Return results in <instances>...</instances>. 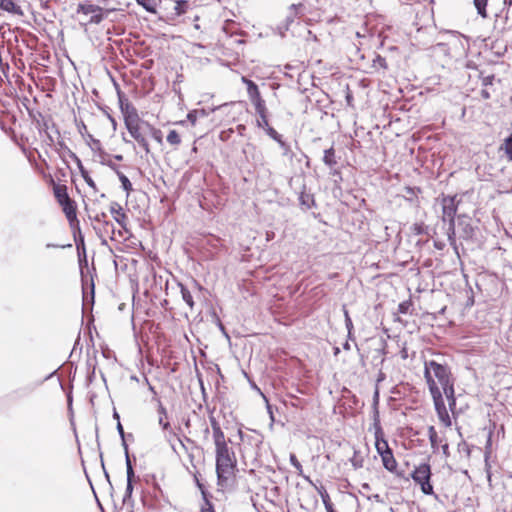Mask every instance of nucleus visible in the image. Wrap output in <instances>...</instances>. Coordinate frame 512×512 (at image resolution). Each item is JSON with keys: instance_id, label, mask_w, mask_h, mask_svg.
Wrapping results in <instances>:
<instances>
[{"instance_id": "nucleus-1", "label": "nucleus", "mask_w": 512, "mask_h": 512, "mask_svg": "<svg viewBox=\"0 0 512 512\" xmlns=\"http://www.w3.org/2000/svg\"><path fill=\"white\" fill-rule=\"evenodd\" d=\"M424 377L431 393L432 386L444 390L450 386H454V378L451 368L447 363H441L436 360L425 361Z\"/></svg>"}, {"instance_id": "nucleus-2", "label": "nucleus", "mask_w": 512, "mask_h": 512, "mask_svg": "<svg viewBox=\"0 0 512 512\" xmlns=\"http://www.w3.org/2000/svg\"><path fill=\"white\" fill-rule=\"evenodd\" d=\"M120 108L124 114L125 127L137 143L143 148L146 154L150 153L149 143L145 137V131L141 129V119L135 107L129 103L124 104L119 97Z\"/></svg>"}, {"instance_id": "nucleus-3", "label": "nucleus", "mask_w": 512, "mask_h": 512, "mask_svg": "<svg viewBox=\"0 0 512 512\" xmlns=\"http://www.w3.org/2000/svg\"><path fill=\"white\" fill-rule=\"evenodd\" d=\"M236 458L234 452L226 446L216 448V473L218 481H226L234 473Z\"/></svg>"}, {"instance_id": "nucleus-4", "label": "nucleus", "mask_w": 512, "mask_h": 512, "mask_svg": "<svg viewBox=\"0 0 512 512\" xmlns=\"http://www.w3.org/2000/svg\"><path fill=\"white\" fill-rule=\"evenodd\" d=\"M431 476V466L426 462L416 466L410 474V478L420 486L425 495H434V488L430 482Z\"/></svg>"}, {"instance_id": "nucleus-5", "label": "nucleus", "mask_w": 512, "mask_h": 512, "mask_svg": "<svg viewBox=\"0 0 512 512\" xmlns=\"http://www.w3.org/2000/svg\"><path fill=\"white\" fill-rule=\"evenodd\" d=\"M448 50L450 49L452 57H461L466 55L469 49L468 39L457 31H448L445 33Z\"/></svg>"}, {"instance_id": "nucleus-6", "label": "nucleus", "mask_w": 512, "mask_h": 512, "mask_svg": "<svg viewBox=\"0 0 512 512\" xmlns=\"http://www.w3.org/2000/svg\"><path fill=\"white\" fill-rule=\"evenodd\" d=\"M457 195H443L441 198L442 220L448 222L449 230L454 232L455 216L458 209Z\"/></svg>"}, {"instance_id": "nucleus-7", "label": "nucleus", "mask_w": 512, "mask_h": 512, "mask_svg": "<svg viewBox=\"0 0 512 512\" xmlns=\"http://www.w3.org/2000/svg\"><path fill=\"white\" fill-rule=\"evenodd\" d=\"M373 420L375 448L377 453L382 458V455H386V453L391 452L392 449L389 447L387 440L384 438V432L379 419V411H374Z\"/></svg>"}, {"instance_id": "nucleus-8", "label": "nucleus", "mask_w": 512, "mask_h": 512, "mask_svg": "<svg viewBox=\"0 0 512 512\" xmlns=\"http://www.w3.org/2000/svg\"><path fill=\"white\" fill-rule=\"evenodd\" d=\"M430 394L433 399L435 411L437 413L439 420L446 427L451 426V424H452L451 418H450L448 410L446 408L442 391L439 388H436V387L434 388V386H432Z\"/></svg>"}, {"instance_id": "nucleus-9", "label": "nucleus", "mask_w": 512, "mask_h": 512, "mask_svg": "<svg viewBox=\"0 0 512 512\" xmlns=\"http://www.w3.org/2000/svg\"><path fill=\"white\" fill-rule=\"evenodd\" d=\"M93 228L97 236L101 239L102 245L107 244V238L111 240L114 239L115 227L112 222L103 220V222L93 225Z\"/></svg>"}, {"instance_id": "nucleus-10", "label": "nucleus", "mask_w": 512, "mask_h": 512, "mask_svg": "<svg viewBox=\"0 0 512 512\" xmlns=\"http://www.w3.org/2000/svg\"><path fill=\"white\" fill-rule=\"evenodd\" d=\"M303 9V4H292L289 8V13L285 19L277 25L278 33L284 37L285 33L289 30L290 26L294 23L297 15V10Z\"/></svg>"}, {"instance_id": "nucleus-11", "label": "nucleus", "mask_w": 512, "mask_h": 512, "mask_svg": "<svg viewBox=\"0 0 512 512\" xmlns=\"http://www.w3.org/2000/svg\"><path fill=\"white\" fill-rule=\"evenodd\" d=\"M60 205L63 209V212L66 215V218H67L71 228H74L75 225L78 226L79 221L77 219L75 202L72 199H70L66 202L61 201Z\"/></svg>"}, {"instance_id": "nucleus-12", "label": "nucleus", "mask_w": 512, "mask_h": 512, "mask_svg": "<svg viewBox=\"0 0 512 512\" xmlns=\"http://www.w3.org/2000/svg\"><path fill=\"white\" fill-rule=\"evenodd\" d=\"M125 463H126V473H127V485H126V490H125V494L123 497L124 502H126L127 499L130 498L132 495L133 480L135 477V473H134V469L132 466V461H131L130 455H127V460H125Z\"/></svg>"}, {"instance_id": "nucleus-13", "label": "nucleus", "mask_w": 512, "mask_h": 512, "mask_svg": "<svg viewBox=\"0 0 512 512\" xmlns=\"http://www.w3.org/2000/svg\"><path fill=\"white\" fill-rule=\"evenodd\" d=\"M110 212L113 214L114 220L124 229H126L127 226V215L123 211V208L121 205L117 202H112L110 204Z\"/></svg>"}, {"instance_id": "nucleus-14", "label": "nucleus", "mask_w": 512, "mask_h": 512, "mask_svg": "<svg viewBox=\"0 0 512 512\" xmlns=\"http://www.w3.org/2000/svg\"><path fill=\"white\" fill-rule=\"evenodd\" d=\"M78 254V261H79V267L81 271V279H82V286H83V299L84 301H88V295L86 292L85 284L87 282V276L84 274V267H88V260L86 255V248H84V251H77Z\"/></svg>"}, {"instance_id": "nucleus-15", "label": "nucleus", "mask_w": 512, "mask_h": 512, "mask_svg": "<svg viewBox=\"0 0 512 512\" xmlns=\"http://www.w3.org/2000/svg\"><path fill=\"white\" fill-rule=\"evenodd\" d=\"M298 200L303 210H309L316 205L314 195L306 191L305 184L302 185Z\"/></svg>"}, {"instance_id": "nucleus-16", "label": "nucleus", "mask_w": 512, "mask_h": 512, "mask_svg": "<svg viewBox=\"0 0 512 512\" xmlns=\"http://www.w3.org/2000/svg\"><path fill=\"white\" fill-rule=\"evenodd\" d=\"M56 151L59 153L60 157L64 160L66 156L71 158L76 164L81 160L80 158L66 145L63 140H58Z\"/></svg>"}, {"instance_id": "nucleus-17", "label": "nucleus", "mask_w": 512, "mask_h": 512, "mask_svg": "<svg viewBox=\"0 0 512 512\" xmlns=\"http://www.w3.org/2000/svg\"><path fill=\"white\" fill-rule=\"evenodd\" d=\"M484 463H485V470L487 472V479L488 481H491V465L489 462L490 455L492 453V432L490 431L488 433L487 441L484 448Z\"/></svg>"}, {"instance_id": "nucleus-18", "label": "nucleus", "mask_w": 512, "mask_h": 512, "mask_svg": "<svg viewBox=\"0 0 512 512\" xmlns=\"http://www.w3.org/2000/svg\"><path fill=\"white\" fill-rule=\"evenodd\" d=\"M250 102L255 108V112L264 111L267 109L265 100L262 98L259 89L248 95Z\"/></svg>"}, {"instance_id": "nucleus-19", "label": "nucleus", "mask_w": 512, "mask_h": 512, "mask_svg": "<svg viewBox=\"0 0 512 512\" xmlns=\"http://www.w3.org/2000/svg\"><path fill=\"white\" fill-rule=\"evenodd\" d=\"M250 102L255 108V112L264 111L267 109L265 100L262 98L259 89L248 95Z\"/></svg>"}, {"instance_id": "nucleus-20", "label": "nucleus", "mask_w": 512, "mask_h": 512, "mask_svg": "<svg viewBox=\"0 0 512 512\" xmlns=\"http://www.w3.org/2000/svg\"><path fill=\"white\" fill-rule=\"evenodd\" d=\"M250 102L255 108V112L264 111L267 109L265 100L262 98L259 89L248 95Z\"/></svg>"}, {"instance_id": "nucleus-21", "label": "nucleus", "mask_w": 512, "mask_h": 512, "mask_svg": "<svg viewBox=\"0 0 512 512\" xmlns=\"http://www.w3.org/2000/svg\"><path fill=\"white\" fill-rule=\"evenodd\" d=\"M0 9L15 15H23V11L16 0H0Z\"/></svg>"}, {"instance_id": "nucleus-22", "label": "nucleus", "mask_w": 512, "mask_h": 512, "mask_svg": "<svg viewBox=\"0 0 512 512\" xmlns=\"http://www.w3.org/2000/svg\"><path fill=\"white\" fill-rule=\"evenodd\" d=\"M99 11H103V8L98 6V5H95V4H92L88 1L86 2H83V3H79L78 4V7H77V10L76 12L78 14H84V15H93L94 13L96 12H99Z\"/></svg>"}, {"instance_id": "nucleus-23", "label": "nucleus", "mask_w": 512, "mask_h": 512, "mask_svg": "<svg viewBox=\"0 0 512 512\" xmlns=\"http://www.w3.org/2000/svg\"><path fill=\"white\" fill-rule=\"evenodd\" d=\"M322 161L329 168H333L337 165L338 161L333 146L324 150Z\"/></svg>"}, {"instance_id": "nucleus-24", "label": "nucleus", "mask_w": 512, "mask_h": 512, "mask_svg": "<svg viewBox=\"0 0 512 512\" xmlns=\"http://www.w3.org/2000/svg\"><path fill=\"white\" fill-rule=\"evenodd\" d=\"M197 485H198L199 489L201 490V494H202V497L204 500V505L201 507L200 512H215L213 504L209 499L210 494L205 490L204 485L201 484L198 480H197Z\"/></svg>"}, {"instance_id": "nucleus-25", "label": "nucleus", "mask_w": 512, "mask_h": 512, "mask_svg": "<svg viewBox=\"0 0 512 512\" xmlns=\"http://www.w3.org/2000/svg\"><path fill=\"white\" fill-rule=\"evenodd\" d=\"M382 464L383 467L389 472H396L397 461L394 457L393 450L386 455H382Z\"/></svg>"}, {"instance_id": "nucleus-26", "label": "nucleus", "mask_w": 512, "mask_h": 512, "mask_svg": "<svg viewBox=\"0 0 512 512\" xmlns=\"http://www.w3.org/2000/svg\"><path fill=\"white\" fill-rule=\"evenodd\" d=\"M137 4L142 6L147 12L152 14L157 13V7L162 3L163 0H135Z\"/></svg>"}, {"instance_id": "nucleus-27", "label": "nucleus", "mask_w": 512, "mask_h": 512, "mask_svg": "<svg viewBox=\"0 0 512 512\" xmlns=\"http://www.w3.org/2000/svg\"><path fill=\"white\" fill-rule=\"evenodd\" d=\"M86 138L87 144L94 153L106 155V151L103 150L100 140L94 138L93 135L89 133H87Z\"/></svg>"}, {"instance_id": "nucleus-28", "label": "nucleus", "mask_w": 512, "mask_h": 512, "mask_svg": "<svg viewBox=\"0 0 512 512\" xmlns=\"http://www.w3.org/2000/svg\"><path fill=\"white\" fill-rule=\"evenodd\" d=\"M78 169H79V172L82 176V178L84 179V181L86 182V184L93 189L94 192H96L98 190L97 186H96V183L94 182V180L90 177L88 171L85 169V167L83 166L82 164V161H80L79 163L76 164Z\"/></svg>"}, {"instance_id": "nucleus-29", "label": "nucleus", "mask_w": 512, "mask_h": 512, "mask_svg": "<svg viewBox=\"0 0 512 512\" xmlns=\"http://www.w3.org/2000/svg\"><path fill=\"white\" fill-rule=\"evenodd\" d=\"M178 286L180 288L182 300L190 307V309H193L194 300H193V296H192L190 290L188 289V287L186 285H184L182 283H178Z\"/></svg>"}, {"instance_id": "nucleus-30", "label": "nucleus", "mask_w": 512, "mask_h": 512, "mask_svg": "<svg viewBox=\"0 0 512 512\" xmlns=\"http://www.w3.org/2000/svg\"><path fill=\"white\" fill-rule=\"evenodd\" d=\"M72 230H73V236H74V241H75L77 251H81V250L84 251V248H85L84 236L82 235L80 225L79 224H78V226L75 225L74 228H72Z\"/></svg>"}, {"instance_id": "nucleus-31", "label": "nucleus", "mask_w": 512, "mask_h": 512, "mask_svg": "<svg viewBox=\"0 0 512 512\" xmlns=\"http://www.w3.org/2000/svg\"><path fill=\"white\" fill-rule=\"evenodd\" d=\"M38 125L40 132H44L45 134H47L48 130L52 129L55 132V134L60 136V131L57 125L51 119H43L41 123L38 122Z\"/></svg>"}, {"instance_id": "nucleus-32", "label": "nucleus", "mask_w": 512, "mask_h": 512, "mask_svg": "<svg viewBox=\"0 0 512 512\" xmlns=\"http://www.w3.org/2000/svg\"><path fill=\"white\" fill-rule=\"evenodd\" d=\"M157 412L159 414V425L162 427L163 430H167L170 427V423L168 421H164V418L167 417V410L159 399Z\"/></svg>"}, {"instance_id": "nucleus-33", "label": "nucleus", "mask_w": 512, "mask_h": 512, "mask_svg": "<svg viewBox=\"0 0 512 512\" xmlns=\"http://www.w3.org/2000/svg\"><path fill=\"white\" fill-rule=\"evenodd\" d=\"M116 428H117L119 436L121 437V440H122V446H123L124 453H125V460H127V455H130V454H129L128 444L126 442V437L133 439V435L132 434H128V435L125 434L123 426H122L120 421H118Z\"/></svg>"}, {"instance_id": "nucleus-34", "label": "nucleus", "mask_w": 512, "mask_h": 512, "mask_svg": "<svg viewBox=\"0 0 512 512\" xmlns=\"http://www.w3.org/2000/svg\"><path fill=\"white\" fill-rule=\"evenodd\" d=\"M209 111H206L205 109H195L191 110L187 114V120L192 124L195 125L198 118L201 117H207L209 115Z\"/></svg>"}, {"instance_id": "nucleus-35", "label": "nucleus", "mask_w": 512, "mask_h": 512, "mask_svg": "<svg viewBox=\"0 0 512 512\" xmlns=\"http://www.w3.org/2000/svg\"><path fill=\"white\" fill-rule=\"evenodd\" d=\"M441 391H442V394H444L447 398L450 410L453 411L456 406V397H455L454 386H450Z\"/></svg>"}, {"instance_id": "nucleus-36", "label": "nucleus", "mask_w": 512, "mask_h": 512, "mask_svg": "<svg viewBox=\"0 0 512 512\" xmlns=\"http://www.w3.org/2000/svg\"><path fill=\"white\" fill-rule=\"evenodd\" d=\"M428 437L430 440L431 448L435 452L438 449V444L441 443L442 441L439 439L434 426L428 427Z\"/></svg>"}, {"instance_id": "nucleus-37", "label": "nucleus", "mask_w": 512, "mask_h": 512, "mask_svg": "<svg viewBox=\"0 0 512 512\" xmlns=\"http://www.w3.org/2000/svg\"><path fill=\"white\" fill-rule=\"evenodd\" d=\"M54 194L59 204L61 203V201L66 202L71 199L67 193V188L65 186H56L54 189Z\"/></svg>"}, {"instance_id": "nucleus-38", "label": "nucleus", "mask_w": 512, "mask_h": 512, "mask_svg": "<svg viewBox=\"0 0 512 512\" xmlns=\"http://www.w3.org/2000/svg\"><path fill=\"white\" fill-rule=\"evenodd\" d=\"M500 149L505 152L508 160L512 161V133L507 138H505Z\"/></svg>"}, {"instance_id": "nucleus-39", "label": "nucleus", "mask_w": 512, "mask_h": 512, "mask_svg": "<svg viewBox=\"0 0 512 512\" xmlns=\"http://www.w3.org/2000/svg\"><path fill=\"white\" fill-rule=\"evenodd\" d=\"M213 439H214V444H215L216 448L228 445L225 440V435H224L222 429L213 431Z\"/></svg>"}, {"instance_id": "nucleus-40", "label": "nucleus", "mask_w": 512, "mask_h": 512, "mask_svg": "<svg viewBox=\"0 0 512 512\" xmlns=\"http://www.w3.org/2000/svg\"><path fill=\"white\" fill-rule=\"evenodd\" d=\"M189 3L187 0H177L174 5L175 15L180 16L187 12Z\"/></svg>"}, {"instance_id": "nucleus-41", "label": "nucleus", "mask_w": 512, "mask_h": 512, "mask_svg": "<svg viewBox=\"0 0 512 512\" xmlns=\"http://www.w3.org/2000/svg\"><path fill=\"white\" fill-rule=\"evenodd\" d=\"M117 176L121 182L123 190L126 192V194L128 196L130 194V192L133 190L130 180L122 172L118 173Z\"/></svg>"}, {"instance_id": "nucleus-42", "label": "nucleus", "mask_w": 512, "mask_h": 512, "mask_svg": "<svg viewBox=\"0 0 512 512\" xmlns=\"http://www.w3.org/2000/svg\"><path fill=\"white\" fill-rule=\"evenodd\" d=\"M258 118L256 120L257 127H268V109L256 113Z\"/></svg>"}, {"instance_id": "nucleus-43", "label": "nucleus", "mask_w": 512, "mask_h": 512, "mask_svg": "<svg viewBox=\"0 0 512 512\" xmlns=\"http://www.w3.org/2000/svg\"><path fill=\"white\" fill-rule=\"evenodd\" d=\"M487 3H488V0H474V5L477 10V13L483 18L487 17V11H486Z\"/></svg>"}, {"instance_id": "nucleus-44", "label": "nucleus", "mask_w": 512, "mask_h": 512, "mask_svg": "<svg viewBox=\"0 0 512 512\" xmlns=\"http://www.w3.org/2000/svg\"><path fill=\"white\" fill-rule=\"evenodd\" d=\"M289 460L291 465L297 470L298 475L303 476L305 479L309 480L308 477L303 475V467L294 453L290 454Z\"/></svg>"}, {"instance_id": "nucleus-45", "label": "nucleus", "mask_w": 512, "mask_h": 512, "mask_svg": "<svg viewBox=\"0 0 512 512\" xmlns=\"http://www.w3.org/2000/svg\"><path fill=\"white\" fill-rule=\"evenodd\" d=\"M166 139L167 142L173 146H178L181 143L180 135L176 130H170Z\"/></svg>"}, {"instance_id": "nucleus-46", "label": "nucleus", "mask_w": 512, "mask_h": 512, "mask_svg": "<svg viewBox=\"0 0 512 512\" xmlns=\"http://www.w3.org/2000/svg\"><path fill=\"white\" fill-rule=\"evenodd\" d=\"M317 492L321 497L324 507L332 504L330 496L324 486L317 487Z\"/></svg>"}, {"instance_id": "nucleus-47", "label": "nucleus", "mask_w": 512, "mask_h": 512, "mask_svg": "<svg viewBox=\"0 0 512 512\" xmlns=\"http://www.w3.org/2000/svg\"><path fill=\"white\" fill-rule=\"evenodd\" d=\"M433 50L434 52L443 53L444 55L453 58L450 49L448 50L447 41L437 43L435 46H433Z\"/></svg>"}, {"instance_id": "nucleus-48", "label": "nucleus", "mask_w": 512, "mask_h": 512, "mask_svg": "<svg viewBox=\"0 0 512 512\" xmlns=\"http://www.w3.org/2000/svg\"><path fill=\"white\" fill-rule=\"evenodd\" d=\"M266 134L276 142H280L282 135H280L273 127L268 124V127H260Z\"/></svg>"}, {"instance_id": "nucleus-49", "label": "nucleus", "mask_w": 512, "mask_h": 512, "mask_svg": "<svg viewBox=\"0 0 512 512\" xmlns=\"http://www.w3.org/2000/svg\"><path fill=\"white\" fill-rule=\"evenodd\" d=\"M241 81L243 84L246 85L248 95L259 89L257 84L255 82H253L252 80H250L249 78H247L246 76H242Z\"/></svg>"}, {"instance_id": "nucleus-50", "label": "nucleus", "mask_w": 512, "mask_h": 512, "mask_svg": "<svg viewBox=\"0 0 512 512\" xmlns=\"http://www.w3.org/2000/svg\"><path fill=\"white\" fill-rule=\"evenodd\" d=\"M107 13H108V11H105L104 9H103V11H99V12L94 13L90 17L88 23L89 24H100L103 21V19L105 17V14H107Z\"/></svg>"}, {"instance_id": "nucleus-51", "label": "nucleus", "mask_w": 512, "mask_h": 512, "mask_svg": "<svg viewBox=\"0 0 512 512\" xmlns=\"http://www.w3.org/2000/svg\"><path fill=\"white\" fill-rule=\"evenodd\" d=\"M373 67L376 69H386L387 68V62L386 59L380 55H376L373 59Z\"/></svg>"}, {"instance_id": "nucleus-52", "label": "nucleus", "mask_w": 512, "mask_h": 512, "mask_svg": "<svg viewBox=\"0 0 512 512\" xmlns=\"http://www.w3.org/2000/svg\"><path fill=\"white\" fill-rule=\"evenodd\" d=\"M405 190V193L407 195H409V198H407L410 202L413 201V197H416L417 194H419L421 192V189L419 187H411V186H407L404 188Z\"/></svg>"}, {"instance_id": "nucleus-53", "label": "nucleus", "mask_w": 512, "mask_h": 512, "mask_svg": "<svg viewBox=\"0 0 512 512\" xmlns=\"http://www.w3.org/2000/svg\"><path fill=\"white\" fill-rule=\"evenodd\" d=\"M343 313H344V321H345V327L347 329V332L353 331V322H352L349 312L345 308V306L343 307Z\"/></svg>"}, {"instance_id": "nucleus-54", "label": "nucleus", "mask_w": 512, "mask_h": 512, "mask_svg": "<svg viewBox=\"0 0 512 512\" xmlns=\"http://www.w3.org/2000/svg\"><path fill=\"white\" fill-rule=\"evenodd\" d=\"M149 135L155 140L157 141L159 144H162L163 143V134H162V131L158 128H154L150 133Z\"/></svg>"}, {"instance_id": "nucleus-55", "label": "nucleus", "mask_w": 512, "mask_h": 512, "mask_svg": "<svg viewBox=\"0 0 512 512\" xmlns=\"http://www.w3.org/2000/svg\"><path fill=\"white\" fill-rule=\"evenodd\" d=\"M107 215L105 212L96 213L95 215H89V219L95 222L96 224H99L103 222V220H107Z\"/></svg>"}, {"instance_id": "nucleus-56", "label": "nucleus", "mask_w": 512, "mask_h": 512, "mask_svg": "<svg viewBox=\"0 0 512 512\" xmlns=\"http://www.w3.org/2000/svg\"><path fill=\"white\" fill-rule=\"evenodd\" d=\"M279 146L283 149V156H290L292 157V151L287 142L283 140V138L280 140V142H277Z\"/></svg>"}, {"instance_id": "nucleus-57", "label": "nucleus", "mask_w": 512, "mask_h": 512, "mask_svg": "<svg viewBox=\"0 0 512 512\" xmlns=\"http://www.w3.org/2000/svg\"><path fill=\"white\" fill-rule=\"evenodd\" d=\"M411 306V301H403L398 305V312L401 314H407Z\"/></svg>"}, {"instance_id": "nucleus-58", "label": "nucleus", "mask_w": 512, "mask_h": 512, "mask_svg": "<svg viewBox=\"0 0 512 512\" xmlns=\"http://www.w3.org/2000/svg\"><path fill=\"white\" fill-rule=\"evenodd\" d=\"M99 162L102 165L108 166L112 171H114L116 173V175L121 172L119 170V166L117 164H115L114 162H112L111 160H100Z\"/></svg>"}, {"instance_id": "nucleus-59", "label": "nucleus", "mask_w": 512, "mask_h": 512, "mask_svg": "<svg viewBox=\"0 0 512 512\" xmlns=\"http://www.w3.org/2000/svg\"><path fill=\"white\" fill-rule=\"evenodd\" d=\"M154 128L148 121L141 120V129L145 131V135L149 134Z\"/></svg>"}, {"instance_id": "nucleus-60", "label": "nucleus", "mask_w": 512, "mask_h": 512, "mask_svg": "<svg viewBox=\"0 0 512 512\" xmlns=\"http://www.w3.org/2000/svg\"><path fill=\"white\" fill-rule=\"evenodd\" d=\"M330 175L335 177V182L342 181V173L339 169L336 168H330Z\"/></svg>"}, {"instance_id": "nucleus-61", "label": "nucleus", "mask_w": 512, "mask_h": 512, "mask_svg": "<svg viewBox=\"0 0 512 512\" xmlns=\"http://www.w3.org/2000/svg\"><path fill=\"white\" fill-rule=\"evenodd\" d=\"M209 420H210L212 431L221 429L219 422L213 416H211L209 418Z\"/></svg>"}, {"instance_id": "nucleus-62", "label": "nucleus", "mask_w": 512, "mask_h": 512, "mask_svg": "<svg viewBox=\"0 0 512 512\" xmlns=\"http://www.w3.org/2000/svg\"><path fill=\"white\" fill-rule=\"evenodd\" d=\"M90 302L91 304L94 303V296H95V285H94V281H93V277L91 276V279H90Z\"/></svg>"}, {"instance_id": "nucleus-63", "label": "nucleus", "mask_w": 512, "mask_h": 512, "mask_svg": "<svg viewBox=\"0 0 512 512\" xmlns=\"http://www.w3.org/2000/svg\"><path fill=\"white\" fill-rule=\"evenodd\" d=\"M351 464L355 469L361 468L363 466V460L362 459H351Z\"/></svg>"}, {"instance_id": "nucleus-64", "label": "nucleus", "mask_w": 512, "mask_h": 512, "mask_svg": "<svg viewBox=\"0 0 512 512\" xmlns=\"http://www.w3.org/2000/svg\"><path fill=\"white\" fill-rule=\"evenodd\" d=\"M493 80H494V75H488L483 78L482 82H483L484 86H488V85L492 84Z\"/></svg>"}]
</instances>
